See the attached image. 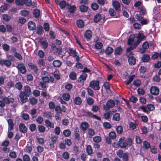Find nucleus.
<instances>
[{
	"instance_id": "nucleus-11",
	"label": "nucleus",
	"mask_w": 161,
	"mask_h": 161,
	"mask_svg": "<svg viewBox=\"0 0 161 161\" xmlns=\"http://www.w3.org/2000/svg\"><path fill=\"white\" fill-rule=\"evenodd\" d=\"M87 77V75L84 73L81 75L80 77L78 78L77 81L80 83H84V81L86 80Z\"/></svg>"
},
{
	"instance_id": "nucleus-63",
	"label": "nucleus",
	"mask_w": 161,
	"mask_h": 161,
	"mask_svg": "<svg viewBox=\"0 0 161 161\" xmlns=\"http://www.w3.org/2000/svg\"><path fill=\"white\" fill-rule=\"evenodd\" d=\"M100 110L99 107L97 105H93L91 110L94 112H96Z\"/></svg>"
},
{
	"instance_id": "nucleus-24",
	"label": "nucleus",
	"mask_w": 161,
	"mask_h": 161,
	"mask_svg": "<svg viewBox=\"0 0 161 161\" xmlns=\"http://www.w3.org/2000/svg\"><path fill=\"white\" fill-rule=\"evenodd\" d=\"M62 64V62L59 60H55L53 62V65L55 67H59Z\"/></svg>"
},
{
	"instance_id": "nucleus-44",
	"label": "nucleus",
	"mask_w": 161,
	"mask_h": 161,
	"mask_svg": "<svg viewBox=\"0 0 161 161\" xmlns=\"http://www.w3.org/2000/svg\"><path fill=\"white\" fill-rule=\"evenodd\" d=\"M143 147L146 149H148L150 147V143L146 141H144L143 142Z\"/></svg>"
},
{
	"instance_id": "nucleus-5",
	"label": "nucleus",
	"mask_w": 161,
	"mask_h": 161,
	"mask_svg": "<svg viewBox=\"0 0 161 161\" xmlns=\"http://www.w3.org/2000/svg\"><path fill=\"white\" fill-rule=\"evenodd\" d=\"M134 53L131 52L130 53L126 54V55L128 58V62L130 65H133L136 63V58L133 56Z\"/></svg>"
},
{
	"instance_id": "nucleus-35",
	"label": "nucleus",
	"mask_w": 161,
	"mask_h": 161,
	"mask_svg": "<svg viewBox=\"0 0 161 161\" xmlns=\"http://www.w3.org/2000/svg\"><path fill=\"white\" fill-rule=\"evenodd\" d=\"M113 50V48L109 46H108L105 50V53L106 54L109 55L112 53Z\"/></svg>"
},
{
	"instance_id": "nucleus-29",
	"label": "nucleus",
	"mask_w": 161,
	"mask_h": 161,
	"mask_svg": "<svg viewBox=\"0 0 161 161\" xmlns=\"http://www.w3.org/2000/svg\"><path fill=\"white\" fill-rule=\"evenodd\" d=\"M37 31L36 33L38 35H42L44 31L42 26L39 25L37 27Z\"/></svg>"
},
{
	"instance_id": "nucleus-1",
	"label": "nucleus",
	"mask_w": 161,
	"mask_h": 161,
	"mask_svg": "<svg viewBox=\"0 0 161 161\" xmlns=\"http://www.w3.org/2000/svg\"><path fill=\"white\" fill-rule=\"evenodd\" d=\"M24 91H21L19 95L20 100L23 103H25L27 101V97L31 94V88L29 86H24Z\"/></svg>"
},
{
	"instance_id": "nucleus-45",
	"label": "nucleus",
	"mask_w": 161,
	"mask_h": 161,
	"mask_svg": "<svg viewBox=\"0 0 161 161\" xmlns=\"http://www.w3.org/2000/svg\"><path fill=\"white\" fill-rule=\"evenodd\" d=\"M33 14L36 18H39L40 15V10L37 9H35L33 11Z\"/></svg>"
},
{
	"instance_id": "nucleus-47",
	"label": "nucleus",
	"mask_w": 161,
	"mask_h": 161,
	"mask_svg": "<svg viewBox=\"0 0 161 161\" xmlns=\"http://www.w3.org/2000/svg\"><path fill=\"white\" fill-rule=\"evenodd\" d=\"M38 128L40 132L43 133L45 131L46 128L43 125H39L38 126Z\"/></svg>"
},
{
	"instance_id": "nucleus-31",
	"label": "nucleus",
	"mask_w": 161,
	"mask_h": 161,
	"mask_svg": "<svg viewBox=\"0 0 161 161\" xmlns=\"http://www.w3.org/2000/svg\"><path fill=\"white\" fill-rule=\"evenodd\" d=\"M135 77V75H133L131 76H129L128 77L129 80L127 81H125V83L126 85H128L130 84L133 80L134 78Z\"/></svg>"
},
{
	"instance_id": "nucleus-26",
	"label": "nucleus",
	"mask_w": 161,
	"mask_h": 161,
	"mask_svg": "<svg viewBox=\"0 0 161 161\" xmlns=\"http://www.w3.org/2000/svg\"><path fill=\"white\" fill-rule=\"evenodd\" d=\"M150 59L149 55L147 54H143L142 57V60L143 62H147Z\"/></svg>"
},
{
	"instance_id": "nucleus-17",
	"label": "nucleus",
	"mask_w": 161,
	"mask_h": 161,
	"mask_svg": "<svg viewBox=\"0 0 161 161\" xmlns=\"http://www.w3.org/2000/svg\"><path fill=\"white\" fill-rule=\"evenodd\" d=\"M28 66L30 69L33 70L35 73H37V72L38 69L36 64H34L31 62H29L28 64Z\"/></svg>"
},
{
	"instance_id": "nucleus-7",
	"label": "nucleus",
	"mask_w": 161,
	"mask_h": 161,
	"mask_svg": "<svg viewBox=\"0 0 161 161\" xmlns=\"http://www.w3.org/2000/svg\"><path fill=\"white\" fill-rule=\"evenodd\" d=\"M146 37L143 33H139L136 37L137 41L135 42L138 45L143 40L146 39Z\"/></svg>"
},
{
	"instance_id": "nucleus-37",
	"label": "nucleus",
	"mask_w": 161,
	"mask_h": 161,
	"mask_svg": "<svg viewBox=\"0 0 161 161\" xmlns=\"http://www.w3.org/2000/svg\"><path fill=\"white\" fill-rule=\"evenodd\" d=\"M76 24L77 26L80 28H82L84 26V23L82 20L80 19L76 21Z\"/></svg>"
},
{
	"instance_id": "nucleus-51",
	"label": "nucleus",
	"mask_w": 161,
	"mask_h": 161,
	"mask_svg": "<svg viewBox=\"0 0 161 161\" xmlns=\"http://www.w3.org/2000/svg\"><path fill=\"white\" fill-rule=\"evenodd\" d=\"M30 103L32 105L36 104L37 103V100L34 97H32L30 99Z\"/></svg>"
},
{
	"instance_id": "nucleus-3",
	"label": "nucleus",
	"mask_w": 161,
	"mask_h": 161,
	"mask_svg": "<svg viewBox=\"0 0 161 161\" xmlns=\"http://www.w3.org/2000/svg\"><path fill=\"white\" fill-rule=\"evenodd\" d=\"M139 108L142 110L144 112L149 114L151 111L154 110L155 108L153 105L148 104L146 106H142L139 107Z\"/></svg>"
},
{
	"instance_id": "nucleus-22",
	"label": "nucleus",
	"mask_w": 161,
	"mask_h": 161,
	"mask_svg": "<svg viewBox=\"0 0 161 161\" xmlns=\"http://www.w3.org/2000/svg\"><path fill=\"white\" fill-rule=\"evenodd\" d=\"M89 125L88 123L86 122H81L80 125V128L83 131L86 130L89 127Z\"/></svg>"
},
{
	"instance_id": "nucleus-61",
	"label": "nucleus",
	"mask_w": 161,
	"mask_h": 161,
	"mask_svg": "<svg viewBox=\"0 0 161 161\" xmlns=\"http://www.w3.org/2000/svg\"><path fill=\"white\" fill-rule=\"evenodd\" d=\"M64 142L65 145H67L68 146H71L72 144L71 140L68 138L65 139L64 140Z\"/></svg>"
},
{
	"instance_id": "nucleus-57",
	"label": "nucleus",
	"mask_w": 161,
	"mask_h": 161,
	"mask_svg": "<svg viewBox=\"0 0 161 161\" xmlns=\"http://www.w3.org/2000/svg\"><path fill=\"white\" fill-rule=\"evenodd\" d=\"M29 128L31 132H33L36 129V125L34 124H32L30 125Z\"/></svg>"
},
{
	"instance_id": "nucleus-60",
	"label": "nucleus",
	"mask_w": 161,
	"mask_h": 161,
	"mask_svg": "<svg viewBox=\"0 0 161 161\" xmlns=\"http://www.w3.org/2000/svg\"><path fill=\"white\" fill-rule=\"evenodd\" d=\"M3 50L5 51H8L10 49V46L7 44H4L2 45Z\"/></svg>"
},
{
	"instance_id": "nucleus-52",
	"label": "nucleus",
	"mask_w": 161,
	"mask_h": 161,
	"mask_svg": "<svg viewBox=\"0 0 161 161\" xmlns=\"http://www.w3.org/2000/svg\"><path fill=\"white\" fill-rule=\"evenodd\" d=\"M40 43L41 44L43 48L44 49H46L47 48L48 44L46 40L41 41Z\"/></svg>"
},
{
	"instance_id": "nucleus-42",
	"label": "nucleus",
	"mask_w": 161,
	"mask_h": 161,
	"mask_svg": "<svg viewBox=\"0 0 161 161\" xmlns=\"http://www.w3.org/2000/svg\"><path fill=\"white\" fill-rule=\"evenodd\" d=\"M69 77V78L72 80H75L76 79L77 75L76 73L74 72L70 73Z\"/></svg>"
},
{
	"instance_id": "nucleus-25",
	"label": "nucleus",
	"mask_w": 161,
	"mask_h": 161,
	"mask_svg": "<svg viewBox=\"0 0 161 161\" xmlns=\"http://www.w3.org/2000/svg\"><path fill=\"white\" fill-rule=\"evenodd\" d=\"M46 126L47 127H50L53 128L54 127V125L53 123L51 122L48 119H46L45 121Z\"/></svg>"
},
{
	"instance_id": "nucleus-49",
	"label": "nucleus",
	"mask_w": 161,
	"mask_h": 161,
	"mask_svg": "<svg viewBox=\"0 0 161 161\" xmlns=\"http://www.w3.org/2000/svg\"><path fill=\"white\" fill-rule=\"evenodd\" d=\"M116 130L118 134H121L123 132V127L121 125L118 126L116 128Z\"/></svg>"
},
{
	"instance_id": "nucleus-53",
	"label": "nucleus",
	"mask_w": 161,
	"mask_h": 161,
	"mask_svg": "<svg viewBox=\"0 0 161 161\" xmlns=\"http://www.w3.org/2000/svg\"><path fill=\"white\" fill-rule=\"evenodd\" d=\"M103 46V44L101 42H97L95 45V47L97 49H101Z\"/></svg>"
},
{
	"instance_id": "nucleus-58",
	"label": "nucleus",
	"mask_w": 161,
	"mask_h": 161,
	"mask_svg": "<svg viewBox=\"0 0 161 161\" xmlns=\"http://www.w3.org/2000/svg\"><path fill=\"white\" fill-rule=\"evenodd\" d=\"M88 94L90 96L93 97L94 95L93 91L91 88H86Z\"/></svg>"
},
{
	"instance_id": "nucleus-21",
	"label": "nucleus",
	"mask_w": 161,
	"mask_h": 161,
	"mask_svg": "<svg viewBox=\"0 0 161 161\" xmlns=\"http://www.w3.org/2000/svg\"><path fill=\"white\" fill-rule=\"evenodd\" d=\"M27 25L29 29L30 30L33 31L36 29V24L32 21H29Z\"/></svg>"
},
{
	"instance_id": "nucleus-38",
	"label": "nucleus",
	"mask_w": 161,
	"mask_h": 161,
	"mask_svg": "<svg viewBox=\"0 0 161 161\" xmlns=\"http://www.w3.org/2000/svg\"><path fill=\"white\" fill-rule=\"evenodd\" d=\"M113 120L116 121H119L120 119V114L118 113H116L113 115Z\"/></svg>"
},
{
	"instance_id": "nucleus-64",
	"label": "nucleus",
	"mask_w": 161,
	"mask_h": 161,
	"mask_svg": "<svg viewBox=\"0 0 161 161\" xmlns=\"http://www.w3.org/2000/svg\"><path fill=\"white\" fill-rule=\"evenodd\" d=\"M3 19L5 21H9L11 19V18L7 14H3Z\"/></svg>"
},
{
	"instance_id": "nucleus-4",
	"label": "nucleus",
	"mask_w": 161,
	"mask_h": 161,
	"mask_svg": "<svg viewBox=\"0 0 161 161\" xmlns=\"http://www.w3.org/2000/svg\"><path fill=\"white\" fill-rule=\"evenodd\" d=\"M99 81L93 80L90 82L89 86L95 90H99L100 89Z\"/></svg>"
},
{
	"instance_id": "nucleus-54",
	"label": "nucleus",
	"mask_w": 161,
	"mask_h": 161,
	"mask_svg": "<svg viewBox=\"0 0 161 161\" xmlns=\"http://www.w3.org/2000/svg\"><path fill=\"white\" fill-rule=\"evenodd\" d=\"M141 84V81L138 79L135 80L133 83V84L136 87L139 86Z\"/></svg>"
},
{
	"instance_id": "nucleus-2",
	"label": "nucleus",
	"mask_w": 161,
	"mask_h": 161,
	"mask_svg": "<svg viewBox=\"0 0 161 161\" xmlns=\"http://www.w3.org/2000/svg\"><path fill=\"white\" fill-rule=\"evenodd\" d=\"M133 142V140L130 138L126 140L124 137H122L119 140V145L121 148H125L128 146H131Z\"/></svg>"
},
{
	"instance_id": "nucleus-10",
	"label": "nucleus",
	"mask_w": 161,
	"mask_h": 161,
	"mask_svg": "<svg viewBox=\"0 0 161 161\" xmlns=\"http://www.w3.org/2000/svg\"><path fill=\"white\" fill-rule=\"evenodd\" d=\"M150 93L154 95H158L159 92V89L156 86H152L150 89Z\"/></svg>"
},
{
	"instance_id": "nucleus-20",
	"label": "nucleus",
	"mask_w": 161,
	"mask_h": 161,
	"mask_svg": "<svg viewBox=\"0 0 161 161\" xmlns=\"http://www.w3.org/2000/svg\"><path fill=\"white\" fill-rule=\"evenodd\" d=\"M135 38V35H130L128 39L127 44L129 45H132Z\"/></svg>"
},
{
	"instance_id": "nucleus-15",
	"label": "nucleus",
	"mask_w": 161,
	"mask_h": 161,
	"mask_svg": "<svg viewBox=\"0 0 161 161\" xmlns=\"http://www.w3.org/2000/svg\"><path fill=\"white\" fill-rule=\"evenodd\" d=\"M67 5L69 7H67V9H68L70 14L74 13L76 10L77 8L75 5H70L69 4H67Z\"/></svg>"
},
{
	"instance_id": "nucleus-9",
	"label": "nucleus",
	"mask_w": 161,
	"mask_h": 161,
	"mask_svg": "<svg viewBox=\"0 0 161 161\" xmlns=\"http://www.w3.org/2000/svg\"><path fill=\"white\" fill-rule=\"evenodd\" d=\"M113 7L115 9L117 13H119L121 10L120 4L118 1H114L112 2Z\"/></svg>"
},
{
	"instance_id": "nucleus-8",
	"label": "nucleus",
	"mask_w": 161,
	"mask_h": 161,
	"mask_svg": "<svg viewBox=\"0 0 161 161\" xmlns=\"http://www.w3.org/2000/svg\"><path fill=\"white\" fill-rule=\"evenodd\" d=\"M10 142L8 140H5L3 141L1 143V146L3 147L2 149V151L6 152L8 150V146Z\"/></svg>"
},
{
	"instance_id": "nucleus-6",
	"label": "nucleus",
	"mask_w": 161,
	"mask_h": 161,
	"mask_svg": "<svg viewBox=\"0 0 161 161\" xmlns=\"http://www.w3.org/2000/svg\"><path fill=\"white\" fill-rule=\"evenodd\" d=\"M17 68L18 70L22 74H25L27 71V69L24 64L20 63L18 64Z\"/></svg>"
},
{
	"instance_id": "nucleus-14",
	"label": "nucleus",
	"mask_w": 161,
	"mask_h": 161,
	"mask_svg": "<svg viewBox=\"0 0 161 161\" xmlns=\"http://www.w3.org/2000/svg\"><path fill=\"white\" fill-rule=\"evenodd\" d=\"M19 128L21 132L23 133H25L27 132V129L24 124L20 123L19 125Z\"/></svg>"
},
{
	"instance_id": "nucleus-41",
	"label": "nucleus",
	"mask_w": 161,
	"mask_h": 161,
	"mask_svg": "<svg viewBox=\"0 0 161 161\" xmlns=\"http://www.w3.org/2000/svg\"><path fill=\"white\" fill-rule=\"evenodd\" d=\"M74 103L76 105H80L82 103V101L81 98L79 97H76L74 99Z\"/></svg>"
},
{
	"instance_id": "nucleus-27",
	"label": "nucleus",
	"mask_w": 161,
	"mask_h": 161,
	"mask_svg": "<svg viewBox=\"0 0 161 161\" xmlns=\"http://www.w3.org/2000/svg\"><path fill=\"white\" fill-rule=\"evenodd\" d=\"M21 15L24 17L28 18L29 17V12L25 9H24L21 11L20 12Z\"/></svg>"
},
{
	"instance_id": "nucleus-23",
	"label": "nucleus",
	"mask_w": 161,
	"mask_h": 161,
	"mask_svg": "<svg viewBox=\"0 0 161 161\" xmlns=\"http://www.w3.org/2000/svg\"><path fill=\"white\" fill-rule=\"evenodd\" d=\"M86 113L87 115L89 117H93L94 118L99 120H101V119L100 117L97 116L96 115L93 114L90 111L86 112Z\"/></svg>"
},
{
	"instance_id": "nucleus-62",
	"label": "nucleus",
	"mask_w": 161,
	"mask_h": 161,
	"mask_svg": "<svg viewBox=\"0 0 161 161\" xmlns=\"http://www.w3.org/2000/svg\"><path fill=\"white\" fill-rule=\"evenodd\" d=\"M9 156L12 158H15L17 157L16 153L14 151L10 152Z\"/></svg>"
},
{
	"instance_id": "nucleus-30",
	"label": "nucleus",
	"mask_w": 161,
	"mask_h": 161,
	"mask_svg": "<svg viewBox=\"0 0 161 161\" xmlns=\"http://www.w3.org/2000/svg\"><path fill=\"white\" fill-rule=\"evenodd\" d=\"M101 15L99 14H97L94 16L93 20L95 22L98 23L101 20Z\"/></svg>"
},
{
	"instance_id": "nucleus-55",
	"label": "nucleus",
	"mask_w": 161,
	"mask_h": 161,
	"mask_svg": "<svg viewBox=\"0 0 161 161\" xmlns=\"http://www.w3.org/2000/svg\"><path fill=\"white\" fill-rule=\"evenodd\" d=\"M93 140V142H95V143H98L101 141L102 138L100 136H96L94 137Z\"/></svg>"
},
{
	"instance_id": "nucleus-40",
	"label": "nucleus",
	"mask_w": 161,
	"mask_h": 161,
	"mask_svg": "<svg viewBox=\"0 0 161 161\" xmlns=\"http://www.w3.org/2000/svg\"><path fill=\"white\" fill-rule=\"evenodd\" d=\"M7 122L10 127V130L11 131L13 130L14 125L12 119H9L7 120Z\"/></svg>"
},
{
	"instance_id": "nucleus-56",
	"label": "nucleus",
	"mask_w": 161,
	"mask_h": 161,
	"mask_svg": "<svg viewBox=\"0 0 161 161\" xmlns=\"http://www.w3.org/2000/svg\"><path fill=\"white\" fill-rule=\"evenodd\" d=\"M109 137L112 139H114L116 138V135L114 131H111L109 133Z\"/></svg>"
},
{
	"instance_id": "nucleus-43",
	"label": "nucleus",
	"mask_w": 161,
	"mask_h": 161,
	"mask_svg": "<svg viewBox=\"0 0 161 161\" xmlns=\"http://www.w3.org/2000/svg\"><path fill=\"white\" fill-rule=\"evenodd\" d=\"M67 5V3L66 1L64 0H62L60 2L59 4V5L60 8L62 9L65 8Z\"/></svg>"
},
{
	"instance_id": "nucleus-39",
	"label": "nucleus",
	"mask_w": 161,
	"mask_h": 161,
	"mask_svg": "<svg viewBox=\"0 0 161 161\" xmlns=\"http://www.w3.org/2000/svg\"><path fill=\"white\" fill-rule=\"evenodd\" d=\"M63 134L65 137H69L70 136L71 132L69 129H65L63 130Z\"/></svg>"
},
{
	"instance_id": "nucleus-59",
	"label": "nucleus",
	"mask_w": 161,
	"mask_h": 161,
	"mask_svg": "<svg viewBox=\"0 0 161 161\" xmlns=\"http://www.w3.org/2000/svg\"><path fill=\"white\" fill-rule=\"evenodd\" d=\"M108 13L110 16H114L116 15V13L113 8H110L109 10Z\"/></svg>"
},
{
	"instance_id": "nucleus-16",
	"label": "nucleus",
	"mask_w": 161,
	"mask_h": 161,
	"mask_svg": "<svg viewBox=\"0 0 161 161\" xmlns=\"http://www.w3.org/2000/svg\"><path fill=\"white\" fill-rule=\"evenodd\" d=\"M107 108L109 110L113 108L115 105L114 101L112 99H109L107 101L106 103Z\"/></svg>"
},
{
	"instance_id": "nucleus-13",
	"label": "nucleus",
	"mask_w": 161,
	"mask_h": 161,
	"mask_svg": "<svg viewBox=\"0 0 161 161\" xmlns=\"http://www.w3.org/2000/svg\"><path fill=\"white\" fill-rule=\"evenodd\" d=\"M23 4H25L29 7L32 6L33 8L36 5V3L34 2L32 3L31 0H24Z\"/></svg>"
},
{
	"instance_id": "nucleus-12",
	"label": "nucleus",
	"mask_w": 161,
	"mask_h": 161,
	"mask_svg": "<svg viewBox=\"0 0 161 161\" xmlns=\"http://www.w3.org/2000/svg\"><path fill=\"white\" fill-rule=\"evenodd\" d=\"M2 99L5 103L7 104L13 103L14 101L13 98L9 97H3L2 98Z\"/></svg>"
},
{
	"instance_id": "nucleus-33",
	"label": "nucleus",
	"mask_w": 161,
	"mask_h": 161,
	"mask_svg": "<svg viewBox=\"0 0 161 161\" xmlns=\"http://www.w3.org/2000/svg\"><path fill=\"white\" fill-rule=\"evenodd\" d=\"M63 99L65 101H68L69 100L70 96L69 93H65L62 94Z\"/></svg>"
},
{
	"instance_id": "nucleus-19",
	"label": "nucleus",
	"mask_w": 161,
	"mask_h": 161,
	"mask_svg": "<svg viewBox=\"0 0 161 161\" xmlns=\"http://www.w3.org/2000/svg\"><path fill=\"white\" fill-rule=\"evenodd\" d=\"M130 47L126 49V54L130 53V52H132L131 51V50L136 48L138 45L136 43L134 42L132 45H130Z\"/></svg>"
},
{
	"instance_id": "nucleus-50",
	"label": "nucleus",
	"mask_w": 161,
	"mask_h": 161,
	"mask_svg": "<svg viewBox=\"0 0 161 161\" xmlns=\"http://www.w3.org/2000/svg\"><path fill=\"white\" fill-rule=\"evenodd\" d=\"M61 131V129L59 127L56 126L54 129V133L57 135H59Z\"/></svg>"
},
{
	"instance_id": "nucleus-36",
	"label": "nucleus",
	"mask_w": 161,
	"mask_h": 161,
	"mask_svg": "<svg viewBox=\"0 0 161 161\" xmlns=\"http://www.w3.org/2000/svg\"><path fill=\"white\" fill-rule=\"evenodd\" d=\"M116 110H115L114 111H109L108 112H107L106 113H105L104 114V118L106 119H108L110 117L111 115L112 114H111V113H114L115 112H116Z\"/></svg>"
},
{
	"instance_id": "nucleus-28",
	"label": "nucleus",
	"mask_w": 161,
	"mask_h": 161,
	"mask_svg": "<svg viewBox=\"0 0 161 161\" xmlns=\"http://www.w3.org/2000/svg\"><path fill=\"white\" fill-rule=\"evenodd\" d=\"M86 151L87 154L89 155H91L93 153L92 148L90 145H88L86 146Z\"/></svg>"
},
{
	"instance_id": "nucleus-18",
	"label": "nucleus",
	"mask_w": 161,
	"mask_h": 161,
	"mask_svg": "<svg viewBox=\"0 0 161 161\" xmlns=\"http://www.w3.org/2000/svg\"><path fill=\"white\" fill-rule=\"evenodd\" d=\"M92 31L89 30H86L85 32L84 36L87 40L90 39L92 37Z\"/></svg>"
},
{
	"instance_id": "nucleus-48",
	"label": "nucleus",
	"mask_w": 161,
	"mask_h": 161,
	"mask_svg": "<svg viewBox=\"0 0 161 161\" xmlns=\"http://www.w3.org/2000/svg\"><path fill=\"white\" fill-rule=\"evenodd\" d=\"M91 7L93 10H96L98 9V5L96 3H93L91 4Z\"/></svg>"
},
{
	"instance_id": "nucleus-46",
	"label": "nucleus",
	"mask_w": 161,
	"mask_h": 161,
	"mask_svg": "<svg viewBox=\"0 0 161 161\" xmlns=\"http://www.w3.org/2000/svg\"><path fill=\"white\" fill-rule=\"evenodd\" d=\"M14 86L15 88L19 91L21 90L23 87V85L20 82H17Z\"/></svg>"
},
{
	"instance_id": "nucleus-32",
	"label": "nucleus",
	"mask_w": 161,
	"mask_h": 161,
	"mask_svg": "<svg viewBox=\"0 0 161 161\" xmlns=\"http://www.w3.org/2000/svg\"><path fill=\"white\" fill-rule=\"evenodd\" d=\"M79 9L81 12H86L88 10V7L84 5H82L80 6Z\"/></svg>"
},
{
	"instance_id": "nucleus-34",
	"label": "nucleus",
	"mask_w": 161,
	"mask_h": 161,
	"mask_svg": "<svg viewBox=\"0 0 161 161\" xmlns=\"http://www.w3.org/2000/svg\"><path fill=\"white\" fill-rule=\"evenodd\" d=\"M123 49L121 46L116 48L114 50V54L115 55H119L121 53Z\"/></svg>"
}]
</instances>
